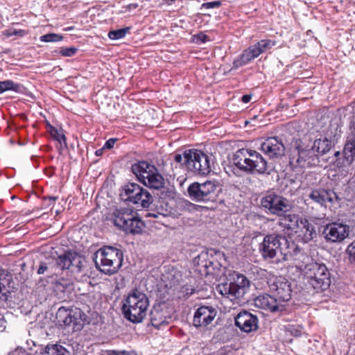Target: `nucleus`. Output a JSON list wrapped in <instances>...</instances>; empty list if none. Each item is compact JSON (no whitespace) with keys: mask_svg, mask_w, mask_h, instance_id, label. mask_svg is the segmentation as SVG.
<instances>
[{"mask_svg":"<svg viewBox=\"0 0 355 355\" xmlns=\"http://www.w3.org/2000/svg\"><path fill=\"white\" fill-rule=\"evenodd\" d=\"M268 284L272 295L263 294L257 297L255 305L272 313L283 311L285 308L282 302H288L291 297L290 282L284 277H278L270 279Z\"/></svg>","mask_w":355,"mask_h":355,"instance_id":"1","label":"nucleus"},{"mask_svg":"<svg viewBox=\"0 0 355 355\" xmlns=\"http://www.w3.org/2000/svg\"><path fill=\"white\" fill-rule=\"evenodd\" d=\"M232 162L234 166L242 171L252 175L270 174L266 160L258 152L241 148L233 155Z\"/></svg>","mask_w":355,"mask_h":355,"instance_id":"2","label":"nucleus"},{"mask_svg":"<svg viewBox=\"0 0 355 355\" xmlns=\"http://www.w3.org/2000/svg\"><path fill=\"white\" fill-rule=\"evenodd\" d=\"M149 306L146 295L137 289L132 291L123 300L121 308L124 318L132 323L141 322Z\"/></svg>","mask_w":355,"mask_h":355,"instance_id":"3","label":"nucleus"},{"mask_svg":"<svg viewBox=\"0 0 355 355\" xmlns=\"http://www.w3.org/2000/svg\"><path fill=\"white\" fill-rule=\"evenodd\" d=\"M174 160L182 163L188 171L200 175L209 174L214 164L211 155H208L196 149L186 150L183 155L176 154Z\"/></svg>","mask_w":355,"mask_h":355,"instance_id":"4","label":"nucleus"},{"mask_svg":"<svg viewBox=\"0 0 355 355\" xmlns=\"http://www.w3.org/2000/svg\"><path fill=\"white\" fill-rule=\"evenodd\" d=\"M335 159L333 166L338 171L347 173L353 163L355 162V116H353L350 121L349 131L347 132L342 151L334 153Z\"/></svg>","mask_w":355,"mask_h":355,"instance_id":"5","label":"nucleus"},{"mask_svg":"<svg viewBox=\"0 0 355 355\" xmlns=\"http://www.w3.org/2000/svg\"><path fill=\"white\" fill-rule=\"evenodd\" d=\"M164 165L157 168V218L159 215L166 216L171 214L170 202L174 196L173 188L170 185L171 175L164 170Z\"/></svg>","mask_w":355,"mask_h":355,"instance_id":"6","label":"nucleus"},{"mask_svg":"<svg viewBox=\"0 0 355 355\" xmlns=\"http://www.w3.org/2000/svg\"><path fill=\"white\" fill-rule=\"evenodd\" d=\"M290 164L301 168L311 167L319 163V157L310 144L304 145L300 139H293L289 146Z\"/></svg>","mask_w":355,"mask_h":355,"instance_id":"7","label":"nucleus"},{"mask_svg":"<svg viewBox=\"0 0 355 355\" xmlns=\"http://www.w3.org/2000/svg\"><path fill=\"white\" fill-rule=\"evenodd\" d=\"M123 259L121 250L105 246L96 252L95 263L101 272L106 275H113L121 267Z\"/></svg>","mask_w":355,"mask_h":355,"instance_id":"8","label":"nucleus"},{"mask_svg":"<svg viewBox=\"0 0 355 355\" xmlns=\"http://www.w3.org/2000/svg\"><path fill=\"white\" fill-rule=\"evenodd\" d=\"M304 275L307 283L316 292L327 290L331 284L330 272L324 263L312 262L307 264Z\"/></svg>","mask_w":355,"mask_h":355,"instance_id":"9","label":"nucleus"},{"mask_svg":"<svg viewBox=\"0 0 355 355\" xmlns=\"http://www.w3.org/2000/svg\"><path fill=\"white\" fill-rule=\"evenodd\" d=\"M250 286V281L242 274L234 273L232 279L219 284L216 286L218 293L225 297L234 301L242 297Z\"/></svg>","mask_w":355,"mask_h":355,"instance_id":"10","label":"nucleus"},{"mask_svg":"<svg viewBox=\"0 0 355 355\" xmlns=\"http://www.w3.org/2000/svg\"><path fill=\"white\" fill-rule=\"evenodd\" d=\"M218 183L216 180H207L203 183H191L187 188L189 197L193 201L207 202L214 201L218 196Z\"/></svg>","mask_w":355,"mask_h":355,"instance_id":"11","label":"nucleus"},{"mask_svg":"<svg viewBox=\"0 0 355 355\" xmlns=\"http://www.w3.org/2000/svg\"><path fill=\"white\" fill-rule=\"evenodd\" d=\"M276 43V41L274 40L263 39L250 45L234 60L232 68L239 69L248 64L252 60L258 58L261 53L271 49Z\"/></svg>","mask_w":355,"mask_h":355,"instance_id":"12","label":"nucleus"},{"mask_svg":"<svg viewBox=\"0 0 355 355\" xmlns=\"http://www.w3.org/2000/svg\"><path fill=\"white\" fill-rule=\"evenodd\" d=\"M121 200L143 208L148 207L153 202V197L145 189L136 183L125 184L120 193Z\"/></svg>","mask_w":355,"mask_h":355,"instance_id":"13","label":"nucleus"},{"mask_svg":"<svg viewBox=\"0 0 355 355\" xmlns=\"http://www.w3.org/2000/svg\"><path fill=\"white\" fill-rule=\"evenodd\" d=\"M286 236L279 234H270L265 236L259 245V252L263 259H272L278 252H282V245H286Z\"/></svg>","mask_w":355,"mask_h":355,"instance_id":"14","label":"nucleus"},{"mask_svg":"<svg viewBox=\"0 0 355 355\" xmlns=\"http://www.w3.org/2000/svg\"><path fill=\"white\" fill-rule=\"evenodd\" d=\"M261 205L266 212L278 216L289 211L291 209L288 199L274 193L263 196L261 200Z\"/></svg>","mask_w":355,"mask_h":355,"instance_id":"15","label":"nucleus"},{"mask_svg":"<svg viewBox=\"0 0 355 355\" xmlns=\"http://www.w3.org/2000/svg\"><path fill=\"white\" fill-rule=\"evenodd\" d=\"M350 232V227L342 223H331L323 227L321 235L327 243H341L347 239Z\"/></svg>","mask_w":355,"mask_h":355,"instance_id":"16","label":"nucleus"},{"mask_svg":"<svg viewBox=\"0 0 355 355\" xmlns=\"http://www.w3.org/2000/svg\"><path fill=\"white\" fill-rule=\"evenodd\" d=\"M307 200H311L320 207L327 208L328 204L333 205L340 202L341 198L333 189L319 187L311 191Z\"/></svg>","mask_w":355,"mask_h":355,"instance_id":"17","label":"nucleus"},{"mask_svg":"<svg viewBox=\"0 0 355 355\" xmlns=\"http://www.w3.org/2000/svg\"><path fill=\"white\" fill-rule=\"evenodd\" d=\"M134 174L144 185L155 189V167L147 162L141 161L132 166Z\"/></svg>","mask_w":355,"mask_h":355,"instance_id":"18","label":"nucleus"},{"mask_svg":"<svg viewBox=\"0 0 355 355\" xmlns=\"http://www.w3.org/2000/svg\"><path fill=\"white\" fill-rule=\"evenodd\" d=\"M54 265L61 270L69 269L73 272H79L83 267V260L77 253L68 251L58 256Z\"/></svg>","mask_w":355,"mask_h":355,"instance_id":"19","label":"nucleus"},{"mask_svg":"<svg viewBox=\"0 0 355 355\" xmlns=\"http://www.w3.org/2000/svg\"><path fill=\"white\" fill-rule=\"evenodd\" d=\"M260 148L270 159H279L285 153V146L277 137H268L261 143Z\"/></svg>","mask_w":355,"mask_h":355,"instance_id":"20","label":"nucleus"},{"mask_svg":"<svg viewBox=\"0 0 355 355\" xmlns=\"http://www.w3.org/2000/svg\"><path fill=\"white\" fill-rule=\"evenodd\" d=\"M217 311L211 306H201L196 311L193 318L194 327H205L214 320Z\"/></svg>","mask_w":355,"mask_h":355,"instance_id":"21","label":"nucleus"},{"mask_svg":"<svg viewBox=\"0 0 355 355\" xmlns=\"http://www.w3.org/2000/svg\"><path fill=\"white\" fill-rule=\"evenodd\" d=\"M259 319L256 315L242 311L235 318V325L245 333L255 331L258 329Z\"/></svg>","mask_w":355,"mask_h":355,"instance_id":"22","label":"nucleus"},{"mask_svg":"<svg viewBox=\"0 0 355 355\" xmlns=\"http://www.w3.org/2000/svg\"><path fill=\"white\" fill-rule=\"evenodd\" d=\"M294 234L304 243L312 241L317 236L315 226L306 218H303Z\"/></svg>","mask_w":355,"mask_h":355,"instance_id":"23","label":"nucleus"},{"mask_svg":"<svg viewBox=\"0 0 355 355\" xmlns=\"http://www.w3.org/2000/svg\"><path fill=\"white\" fill-rule=\"evenodd\" d=\"M279 216L280 218L279 219L278 225L289 234L295 233L303 219L302 217L296 214H286V213H285Z\"/></svg>","mask_w":355,"mask_h":355,"instance_id":"24","label":"nucleus"},{"mask_svg":"<svg viewBox=\"0 0 355 355\" xmlns=\"http://www.w3.org/2000/svg\"><path fill=\"white\" fill-rule=\"evenodd\" d=\"M134 212L132 208L115 209L112 214V220L115 226L122 230L128 223Z\"/></svg>","mask_w":355,"mask_h":355,"instance_id":"25","label":"nucleus"},{"mask_svg":"<svg viewBox=\"0 0 355 355\" xmlns=\"http://www.w3.org/2000/svg\"><path fill=\"white\" fill-rule=\"evenodd\" d=\"M335 136L328 138L327 137H320L311 143L310 146L315 154L322 155L328 153L335 144Z\"/></svg>","mask_w":355,"mask_h":355,"instance_id":"26","label":"nucleus"},{"mask_svg":"<svg viewBox=\"0 0 355 355\" xmlns=\"http://www.w3.org/2000/svg\"><path fill=\"white\" fill-rule=\"evenodd\" d=\"M136 213L134 212L132 217H130L128 223H127L122 229L126 233L130 234H139L142 232L144 227V223L135 216Z\"/></svg>","mask_w":355,"mask_h":355,"instance_id":"27","label":"nucleus"},{"mask_svg":"<svg viewBox=\"0 0 355 355\" xmlns=\"http://www.w3.org/2000/svg\"><path fill=\"white\" fill-rule=\"evenodd\" d=\"M10 282V276L5 270L0 268V302L8 300V293H10L7 286Z\"/></svg>","mask_w":355,"mask_h":355,"instance_id":"28","label":"nucleus"},{"mask_svg":"<svg viewBox=\"0 0 355 355\" xmlns=\"http://www.w3.org/2000/svg\"><path fill=\"white\" fill-rule=\"evenodd\" d=\"M56 318L60 325H70L72 323H76V318L71 315V311L65 309L64 307H60L57 313Z\"/></svg>","mask_w":355,"mask_h":355,"instance_id":"29","label":"nucleus"},{"mask_svg":"<svg viewBox=\"0 0 355 355\" xmlns=\"http://www.w3.org/2000/svg\"><path fill=\"white\" fill-rule=\"evenodd\" d=\"M209 255L207 252H202L198 256L194 258L193 263L196 266V270L202 275H207L209 274V270L207 268V259Z\"/></svg>","mask_w":355,"mask_h":355,"instance_id":"30","label":"nucleus"},{"mask_svg":"<svg viewBox=\"0 0 355 355\" xmlns=\"http://www.w3.org/2000/svg\"><path fill=\"white\" fill-rule=\"evenodd\" d=\"M43 355H69V352L58 344L47 345Z\"/></svg>","mask_w":355,"mask_h":355,"instance_id":"31","label":"nucleus"},{"mask_svg":"<svg viewBox=\"0 0 355 355\" xmlns=\"http://www.w3.org/2000/svg\"><path fill=\"white\" fill-rule=\"evenodd\" d=\"M48 132L51 135V137L58 141L60 144L64 143L65 145L66 143V137L63 133L62 129L58 130L57 128L53 126L49 123H47Z\"/></svg>","mask_w":355,"mask_h":355,"instance_id":"32","label":"nucleus"},{"mask_svg":"<svg viewBox=\"0 0 355 355\" xmlns=\"http://www.w3.org/2000/svg\"><path fill=\"white\" fill-rule=\"evenodd\" d=\"M21 89V85L15 83L11 80H6L4 81H0V94L3 93L6 91H14L16 92H19Z\"/></svg>","mask_w":355,"mask_h":355,"instance_id":"33","label":"nucleus"},{"mask_svg":"<svg viewBox=\"0 0 355 355\" xmlns=\"http://www.w3.org/2000/svg\"><path fill=\"white\" fill-rule=\"evenodd\" d=\"M175 272H173L172 271L171 272L167 274H162L161 280L166 288H171L178 282L175 277Z\"/></svg>","mask_w":355,"mask_h":355,"instance_id":"34","label":"nucleus"},{"mask_svg":"<svg viewBox=\"0 0 355 355\" xmlns=\"http://www.w3.org/2000/svg\"><path fill=\"white\" fill-rule=\"evenodd\" d=\"M129 27H125L121 29L113 30L108 33V37L110 40H119L123 38L125 35L130 31Z\"/></svg>","mask_w":355,"mask_h":355,"instance_id":"35","label":"nucleus"},{"mask_svg":"<svg viewBox=\"0 0 355 355\" xmlns=\"http://www.w3.org/2000/svg\"><path fill=\"white\" fill-rule=\"evenodd\" d=\"M63 36L56 33H48L40 36V40L44 42H55L62 40Z\"/></svg>","mask_w":355,"mask_h":355,"instance_id":"36","label":"nucleus"},{"mask_svg":"<svg viewBox=\"0 0 355 355\" xmlns=\"http://www.w3.org/2000/svg\"><path fill=\"white\" fill-rule=\"evenodd\" d=\"M54 267V263L41 262L37 269V273L38 275H42L44 274L46 272H48L50 275H51Z\"/></svg>","mask_w":355,"mask_h":355,"instance_id":"37","label":"nucleus"},{"mask_svg":"<svg viewBox=\"0 0 355 355\" xmlns=\"http://www.w3.org/2000/svg\"><path fill=\"white\" fill-rule=\"evenodd\" d=\"M78 51V49L73 46L71 47H60L59 49V53L64 57L73 56Z\"/></svg>","mask_w":355,"mask_h":355,"instance_id":"38","label":"nucleus"},{"mask_svg":"<svg viewBox=\"0 0 355 355\" xmlns=\"http://www.w3.org/2000/svg\"><path fill=\"white\" fill-rule=\"evenodd\" d=\"M55 285L57 290L64 292L65 289L71 286V282L69 279H60L55 281Z\"/></svg>","mask_w":355,"mask_h":355,"instance_id":"39","label":"nucleus"},{"mask_svg":"<svg viewBox=\"0 0 355 355\" xmlns=\"http://www.w3.org/2000/svg\"><path fill=\"white\" fill-rule=\"evenodd\" d=\"M286 331L294 336H300L302 334V328L300 325L288 324L286 326Z\"/></svg>","mask_w":355,"mask_h":355,"instance_id":"40","label":"nucleus"},{"mask_svg":"<svg viewBox=\"0 0 355 355\" xmlns=\"http://www.w3.org/2000/svg\"><path fill=\"white\" fill-rule=\"evenodd\" d=\"M346 252L349 255L350 262L355 263V241L347 246Z\"/></svg>","mask_w":355,"mask_h":355,"instance_id":"41","label":"nucleus"},{"mask_svg":"<svg viewBox=\"0 0 355 355\" xmlns=\"http://www.w3.org/2000/svg\"><path fill=\"white\" fill-rule=\"evenodd\" d=\"M27 33H28L27 31H26L25 30H22V29H18V30L9 29L6 31V35H7L8 37H10L12 35H18L19 37H24L26 35H27Z\"/></svg>","mask_w":355,"mask_h":355,"instance_id":"42","label":"nucleus"},{"mask_svg":"<svg viewBox=\"0 0 355 355\" xmlns=\"http://www.w3.org/2000/svg\"><path fill=\"white\" fill-rule=\"evenodd\" d=\"M221 5L222 3L220 1L206 2L201 5V9H212L215 8H219Z\"/></svg>","mask_w":355,"mask_h":355,"instance_id":"43","label":"nucleus"},{"mask_svg":"<svg viewBox=\"0 0 355 355\" xmlns=\"http://www.w3.org/2000/svg\"><path fill=\"white\" fill-rule=\"evenodd\" d=\"M182 296L184 297H189L195 292V289L189 285H186L182 287L181 288Z\"/></svg>","mask_w":355,"mask_h":355,"instance_id":"44","label":"nucleus"},{"mask_svg":"<svg viewBox=\"0 0 355 355\" xmlns=\"http://www.w3.org/2000/svg\"><path fill=\"white\" fill-rule=\"evenodd\" d=\"M102 355H131L130 352L126 350H105Z\"/></svg>","mask_w":355,"mask_h":355,"instance_id":"45","label":"nucleus"},{"mask_svg":"<svg viewBox=\"0 0 355 355\" xmlns=\"http://www.w3.org/2000/svg\"><path fill=\"white\" fill-rule=\"evenodd\" d=\"M116 141V139H108V140L105 142V145H104L103 148H107V149H110V148H113V146H114V144H115Z\"/></svg>","mask_w":355,"mask_h":355,"instance_id":"46","label":"nucleus"},{"mask_svg":"<svg viewBox=\"0 0 355 355\" xmlns=\"http://www.w3.org/2000/svg\"><path fill=\"white\" fill-rule=\"evenodd\" d=\"M251 98H252L251 95L245 94L242 96L241 101L244 103H248L250 101Z\"/></svg>","mask_w":355,"mask_h":355,"instance_id":"47","label":"nucleus"},{"mask_svg":"<svg viewBox=\"0 0 355 355\" xmlns=\"http://www.w3.org/2000/svg\"><path fill=\"white\" fill-rule=\"evenodd\" d=\"M207 270H209V274L211 272L210 271V268H212V262L211 261H209L208 259H207Z\"/></svg>","mask_w":355,"mask_h":355,"instance_id":"48","label":"nucleus"},{"mask_svg":"<svg viewBox=\"0 0 355 355\" xmlns=\"http://www.w3.org/2000/svg\"><path fill=\"white\" fill-rule=\"evenodd\" d=\"M137 6H138V5L137 3H131L128 6V8L129 10H130L132 8H137Z\"/></svg>","mask_w":355,"mask_h":355,"instance_id":"49","label":"nucleus"},{"mask_svg":"<svg viewBox=\"0 0 355 355\" xmlns=\"http://www.w3.org/2000/svg\"><path fill=\"white\" fill-rule=\"evenodd\" d=\"M184 204H185V205H189V206H190V207H193V206H194V205H193V204L191 203V202H189V201H185V202H184Z\"/></svg>","mask_w":355,"mask_h":355,"instance_id":"50","label":"nucleus"},{"mask_svg":"<svg viewBox=\"0 0 355 355\" xmlns=\"http://www.w3.org/2000/svg\"><path fill=\"white\" fill-rule=\"evenodd\" d=\"M101 153H102V149L98 150L96 152V155H101Z\"/></svg>","mask_w":355,"mask_h":355,"instance_id":"51","label":"nucleus"},{"mask_svg":"<svg viewBox=\"0 0 355 355\" xmlns=\"http://www.w3.org/2000/svg\"><path fill=\"white\" fill-rule=\"evenodd\" d=\"M57 198H58L57 197H49V199H50L51 200H52L53 202H55V200H57Z\"/></svg>","mask_w":355,"mask_h":355,"instance_id":"52","label":"nucleus"},{"mask_svg":"<svg viewBox=\"0 0 355 355\" xmlns=\"http://www.w3.org/2000/svg\"><path fill=\"white\" fill-rule=\"evenodd\" d=\"M258 236H261L262 235H261V233H257V236H254V237H253V239H254V238L257 237Z\"/></svg>","mask_w":355,"mask_h":355,"instance_id":"53","label":"nucleus"},{"mask_svg":"<svg viewBox=\"0 0 355 355\" xmlns=\"http://www.w3.org/2000/svg\"><path fill=\"white\" fill-rule=\"evenodd\" d=\"M164 322H165V320H162V321H161V322H160V324H163V323H164Z\"/></svg>","mask_w":355,"mask_h":355,"instance_id":"54","label":"nucleus"},{"mask_svg":"<svg viewBox=\"0 0 355 355\" xmlns=\"http://www.w3.org/2000/svg\"><path fill=\"white\" fill-rule=\"evenodd\" d=\"M164 306V304H159V306Z\"/></svg>","mask_w":355,"mask_h":355,"instance_id":"55","label":"nucleus"},{"mask_svg":"<svg viewBox=\"0 0 355 355\" xmlns=\"http://www.w3.org/2000/svg\"><path fill=\"white\" fill-rule=\"evenodd\" d=\"M151 323H152V325H155L154 323L153 322V320H151Z\"/></svg>","mask_w":355,"mask_h":355,"instance_id":"56","label":"nucleus"}]
</instances>
